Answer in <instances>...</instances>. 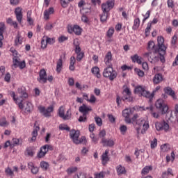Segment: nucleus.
<instances>
[{"label": "nucleus", "mask_w": 178, "mask_h": 178, "mask_svg": "<svg viewBox=\"0 0 178 178\" xmlns=\"http://www.w3.org/2000/svg\"><path fill=\"white\" fill-rule=\"evenodd\" d=\"M115 6V3L112 0H108L106 3H104L102 5V9L103 12H106L109 13L111 9H112Z\"/></svg>", "instance_id": "18"}, {"label": "nucleus", "mask_w": 178, "mask_h": 178, "mask_svg": "<svg viewBox=\"0 0 178 178\" xmlns=\"http://www.w3.org/2000/svg\"><path fill=\"white\" fill-rule=\"evenodd\" d=\"M156 108L161 111L162 115H165V113H168V111H169V107L168 104L165 102V100L162 99H159L155 103Z\"/></svg>", "instance_id": "7"}, {"label": "nucleus", "mask_w": 178, "mask_h": 178, "mask_svg": "<svg viewBox=\"0 0 178 178\" xmlns=\"http://www.w3.org/2000/svg\"><path fill=\"white\" fill-rule=\"evenodd\" d=\"M0 126L1 127H8L9 126V122L6 120V118L2 117L0 118Z\"/></svg>", "instance_id": "39"}, {"label": "nucleus", "mask_w": 178, "mask_h": 178, "mask_svg": "<svg viewBox=\"0 0 178 178\" xmlns=\"http://www.w3.org/2000/svg\"><path fill=\"white\" fill-rule=\"evenodd\" d=\"M70 136L74 144H87V138L86 136H82L80 139V131L72 129L70 131Z\"/></svg>", "instance_id": "4"}, {"label": "nucleus", "mask_w": 178, "mask_h": 178, "mask_svg": "<svg viewBox=\"0 0 178 178\" xmlns=\"http://www.w3.org/2000/svg\"><path fill=\"white\" fill-rule=\"evenodd\" d=\"M38 110L45 118H50L51 113L54 112V106H49L47 108L44 106H39Z\"/></svg>", "instance_id": "10"}, {"label": "nucleus", "mask_w": 178, "mask_h": 178, "mask_svg": "<svg viewBox=\"0 0 178 178\" xmlns=\"http://www.w3.org/2000/svg\"><path fill=\"white\" fill-rule=\"evenodd\" d=\"M52 29H54V25L49 22L44 25V30H47V31L52 30Z\"/></svg>", "instance_id": "52"}, {"label": "nucleus", "mask_w": 178, "mask_h": 178, "mask_svg": "<svg viewBox=\"0 0 178 178\" xmlns=\"http://www.w3.org/2000/svg\"><path fill=\"white\" fill-rule=\"evenodd\" d=\"M58 116L63 119V120H70V119L72 118V112L70 111V109H68L65 114V108L63 106H61L58 108Z\"/></svg>", "instance_id": "9"}, {"label": "nucleus", "mask_w": 178, "mask_h": 178, "mask_svg": "<svg viewBox=\"0 0 178 178\" xmlns=\"http://www.w3.org/2000/svg\"><path fill=\"white\" fill-rule=\"evenodd\" d=\"M79 122H87V115H86V114H83V115L82 116H80L79 117Z\"/></svg>", "instance_id": "62"}, {"label": "nucleus", "mask_w": 178, "mask_h": 178, "mask_svg": "<svg viewBox=\"0 0 178 178\" xmlns=\"http://www.w3.org/2000/svg\"><path fill=\"white\" fill-rule=\"evenodd\" d=\"M95 120L97 124V126H102V119L99 117H95Z\"/></svg>", "instance_id": "61"}, {"label": "nucleus", "mask_w": 178, "mask_h": 178, "mask_svg": "<svg viewBox=\"0 0 178 178\" xmlns=\"http://www.w3.org/2000/svg\"><path fill=\"white\" fill-rule=\"evenodd\" d=\"M91 6L86 4V7H83L80 9V12L82 15H87V13H90L91 12Z\"/></svg>", "instance_id": "36"}, {"label": "nucleus", "mask_w": 178, "mask_h": 178, "mask_svg": "<svg viewBox=\"0 0 178 178\" xmlns=\"http://www.w3.org/2000/svg\"><path fill=\"white\" fill-rule=\"evenodd\" d=\"M140 27V18H136L132 26L133 30H137Z\"/></svg>", "instance_id": "42"}, {"label": "nucleus", "mask_w": 178, "mask_h": 178, "mask_svg": "<svg viewBox=\"0 0 178 178\" xmlns=\"http://www.w3.org/2000/svg\"><path fill=\"white\" fill-rule=\"evenodd\" d=\"M79 111L83 113V115H87V113L91 111V108L86 106V104H83L79 107Z\"/></svg>", "instance_id": "29"}, {"label": "nucleus", "mask_w": 178, "mask_h": 178, "mask_svg": "<svg viewBox=\"0 0 178 178\" xmlns=\"http://www.w3.org/2000/svg\"><path fill=\"white\" fill-rule=\"evenodd\" d=\"M149 170H152V166H145L142 170V175H148V173H149Z\"/></svg>", "instance_id": "45"}, {"label": "nucleus", "mask_w": 178, "mask_h": 178, "mask_svg": "<svg viewBox=\"0 0 178 178\" xmlns=\"http://www.w3.org/2000/svg\"><path fill=\"white\" fill-rule=\"evenodd\" d=\"M39 76L40 77L38 79V80L41 84H45L47 80L50 82L54 80V76H52V75H50L48 76V78H47V72L45 70H41Z\"/></svg>", "instance_id": "8"}, {"label": "nucleus", "mask_w": 178, "mask_h": 178, "mask_svg": "<svg viewBox=\"0 0 178 178\" xmlns=\"http://www.w3.org/2000/svg\"><path fill=\"white\" fill-rule=\"evenodd\" d=\"M48 163L45 161H42L40 163V168H42V169H44V170H47L48 169Z\"/></svg>", "instance_id": "60"}, {"label": "nucleus", "mask_w": 178, "mask_h": 178, "mask_svg": "<svg viewBox=\"0 0 178 178\" xmlns=\"http://www.w3.org/2000/svg\"><path fill=\"white\" fill-rule=\"evenodd\" d=\"M151 15V10H147V13H145V15H144V18L143 19V22H145V20H147V19L149 18V16Z\"/></svg>", "instance_id": "63"}, {"label": "nucleus", "mask_w": 178, "mask_h": 178, "mask_svg": "<svg viewBox=\"0 0 178 178\" xmlns=\"http://www.w3.org/2000/svg\"><path fill=\"white\" fill-rule=\"evenodd\" d=\"M52 149H54V147L51 145H44L40 147L39 152L37 154L38 158H44L47 155V152L49 150L52 151Z\"/></svg>", "instance_id": "12"}, {"label": "nucleus", "mask_w": 178, "mask_h": 178, "mask_svg": "<svg viewBox=\"0 0 178 178\" xmlns=\"http://www.w3.org/2000/svg\"><path fill=\"white\" fill-rule=\"evenodd\" d=\"M46 38V41L47 42V44H49L50 45H51V44H55V38H48V37H43V39Z\"/></svg>", "instance_id": "49"}, {"label": "nucleus", "mask_w": 178, "mask_h": 178, "mask_svg": "<svg viewBox=\"0 0 178 178\" xmlns=\"http://www.w3.org/2000/svg\"><path fill=\"white\" fill-rule=\"evenodd\" d=\"M120 131L121 134H126V132L127 131V127L126 125H121L120 127Z\"/></svg>", "instance_id": "50"}, {"label": "nucleus", "mask_w": 178, "mask_h": 178, "mask_svg": "<svg viewBox=\"0 0 178 178\" xmlns=\"http://www.w3.org/2000/svg\"><path fill=\"white\" fill-rule=\"evenodd\" d=\"M134 70H135L136 74H138V76H139V77L144 76V72L142 71L141 70H140L138 68H135Z\"/></svg>", "instance_id": "53"}, {"label": "nucleus", "mask_w": 178, "mask_h": 178, "mask_svg": "<svg viewBox=\"0 0 178 178\" xmlns=\"http://www.w3.org/2000/svg\"><path fill=\"white\" fill-rule=\"evenodd\" d=\"M91 72L97 79H101V73H99V67H98L97 66H95V67H92Z\"/></svg>", "instance_id": "30"}, {"label": "nucleus", "mask_w": 178, "mask_h": 178, "mask_svg": "<svg viewBox=\"0 0 178 178\" xmlns=\"http://www.w3.org/2000/svg\"><path fill=\"white\" fill-rule=\"evenodd\" d=\"M164 42L165 38H163V36L157 37V51L159 55V59L162 63H165V55H166V47L164 44Z\"/></svg>", "instance_id": "3"}, {"label": "nucleus", "mask_w": 178, "mask_h": 178, "mask_svg": "<svg viewBox=\"0 0 178 178\" xmlns=\"http://www.w3.org/2000/svg\"><path fill=\"white\" fill-rule=\"evenodd\" d=\"M155 48V43L153 41H149L147 44V50L152 51Z\"/></svg>", "instance_id": "47"}, {"label": "nucleus", "mask_w": 178, "mask_h": 178, "mask_svg": "<svg viewBox=\"0 0 178 178\" xmlns=\"http://www.w3.org/2000/svg\"><path fill=\"white\" fill-rule=\"evenodd\" d=\"M38 131H40V127H35L32 132V137L29 138V143H33L37 140V136H38Z\"/></svg>", "instance_id": "21"}, {"label": "nucleus", "mask_w": 178, "mask_h": 178, "mask_svg": "<svg viewBox=\"0 0 178 178\" xmlns=\"http://www.w3.org/2000/svg\"><path fill=\"white\" fill-rule=\"evenodd\" d=\"M81 31H83V29L79 25H74L73 27H68V33H70V34H72V33H74L76 35H81Z\"/></svg>", "instance_id": "19"}, {"label": "nucleus", "mask_w": 178, "mask_h": 178, "mask_svg": "<svg viewBox=\"0 0 178 178\" xmlns=\"http://www.w3.org/2000/svg\"><path fill=\"white\" fill-rule=\"evenodd\" d=\"M84 57V53L82 51L81 53H76V60L80 62L81 59Z\"/></svg>", "instance_id": "55"}, {"label": "nucleus", "mask_w": 178, "mask_h": 178, "mask_svg": "<svg viewBox=\"0 0 178 178\" xmlns=\"http://www.w3.org/2000/svg\"><path fill=\"white\" fill-rule=\"evenodd\" d=\"M74 47L75 48V54L81 53V48L80 47V42H79L78 40H74Z\"/></svg>", "instance_id": "34"}, {"label": "nucleus", "mask_w": 178, "mask_h": 178, "mask_svg": "<svg viewBox=\"0 0 178 178\" xmlns=\"http://www.w3.org/2000/svg\"><path fill=\"white\" fill-rule=\"evenodd\" d=\"M103 71V76L106 79H108L111 81H113L116 77H118V72L113 70L112 65H107Z\"/></svg>", "instance_id": "5"}, {"label": "nucleus", "mask_w": 178, "mask_h": 178, "mask_svg": "<svg viewBox=\"0 0 178 178\" xmlns=\"http://www.w3.org/2000/svg\"><path fill=\"white\" fill-rule=\"evenodd\" d=\"M16 20L19 24H22L23 22V8L22 7H17L14 11Z\"/></svg>", "instance_id": "16"}, {"label": "nucleus", "mask_w": 178, "mask_h": 178, "mask_svg": "<svg viewBox=\"0 0 178 178\" xmlns=\"http://www.w3.org/2000/svg\"><path fill=\"white\" fill-rule=\"evenodd\" d=\"M6 30V26L4 22H0V40H3V33Z\"/></svg>", "instance_id": "37"}, {"label": "nucleus", "mask_w": 178, "mask_h": 178, "mask_svg": "<svg viewBox=\"0 0 178 178\" xmlns=\"http://www.w3.org/2000/svg\"><path fill=\"white\" fill-rule=\"evenodd\" d=\"M22 36L20 35L19 33H18L15 38V45H22Z\"/></svg>", "instance_id": "44"}, {"label": "nucleus", "mask_w": 178, "mask_h": 178, "mask_svg": "<svg viewBox=\"0 0 178 178\" xmlns=\"http://www.w3.org/2000/svg\"><path fill=\"white\" fill-rule=\"evenodd\" d=\"M122 101H127L128 102H132L133 96H131V91H130V88L128 87L124 88L122 91Z\"/></svg>", "instance_id": "13"}, {"label": "nucleus", "mask_w": 178, "mask_h": 178, "mask_svg": "<svg viewBox=\"0 0 178 178\" xmlns=\"http://www.w3.org/2000/svg\"><path fill=\"white\" fill-rule=\"evenodd\" d=\"M155 127L157 131H168L169 130V124L165 121L156 122Z\"/></svg>", "instance_id": "15"}, {"label": "nucleus", "mask_w": 178, "mask_h": 178, "mask_svg": "<svg viewBox=\"0 0 178 178\" xmlns=\"http://www.w3.org/2000/svg\"><path fill=\"white\" fill-rule=\"evenodd\" d=\"M102 143L103 144L104 147H113V145H115V142L111 139L106 140L105 138H102Z\"/></svg>", "instance_id": "28"}, {"label": "nucleus", "mask_w": 178, "mask_h": 178, "mask_svg": "<svg viewBox=\"0 0 178 178\" xmlns=\"http://www.w3.org/2000/svg\"><path fill=\"white\" fill-rule=\"evenodd\" d=\"M116 171L118 175H124L126 173V168L122 166V165H119L116 167Z\"/></svg>", "instance_id": "38"}, {"label": "nucleus", "mask_w": 178, "mask_h": 178, "mask_svg": "<svg viewBox=\"0 0 178 178\" xmlns=\"http://www.w3.org/2000/svg\"><path fill=\"white\" fill-rule=\"evenodd\" d=\"M158 49H155L153 52H147L144 54L145 58H147L149 62L152 63L154 60H158L159 58L156 56Z\"/></svg>", "instance_id": "17"}, {"label": "nucleus", "mask_w": 178, "mask_h": 178, "mask_svg": "<svg viewBox=\"0 0 178 178\" xmlns=\"http://www.w3.org/2000/svg\"><path fill=\"white\" fill-rule=\"evenodd\" d=\"M108 154H109V149H106L105 152L102 155V162L103 165H106L109 161V156H108Z\"/></svg>", "instance_id": "22"}, {"label": "nucleus", "mask_w": 178, "mask_h": 178, "mask_svg": "<svg viewBox=\"0 0 178 178\" xmlns=\"http://www.w3.org/2000/svg\"><path fill=\"white\" fill-rule=\"evenodd\" d=\"M28 168L31 170V173L33 175H37L38 173V167L34 165V163L30 162L28 163Z\"/></svg>", "instance_id": "24"}, {"label": "nucleus", "mask_w": 178, "mask_h": 178, "mask_svg": "<svg viewBox=\"0 0 178 178\" xmlns=\"http://www.w3.org/2000/svg\"><path fill=\"white\" fill-rule=\"evenodd\" d=\"M145 109H149L151 111V115L154 119H159V113H156L155 111H152V107H147L146 108L143 107L139 108V111H145Z\"/></svg>", "instance_id": "25"}, {"label": "nucleus", "mask_w": 178, "mask_h": 178, "mask_svg": "<svg viewBox=\"0 0 178 178\" xmlns=\"http://www.w3.org/2000/svg\"><path fill=\"white\" fill-rule=\"evenodd\" d=\"M109 17V13L103 12L102 15L100 17V20L102 23H105L106 20H108V17Z\"/></svg>", "instance_id": "41"}, {"label": "nucleus", "mask_w": 178, "mask_h": 178, "mask_svg": "<svg viewBox=\"0 0 178 178\" xmlns=\"http://www.w3.org/2000/svg\"><path fill=\"white\" fill-rule=\"evenodd\" d=\"M59 129H60V130H66V131H70V127H69V126H67L65 124H60Z\"/></svg>", "instance_id": "48"}, {"label": "nucleus", "mask_w": 178, "mask_h": 178, "mask_svg": "<svg viewBox=\"0 0 178 178\" xmlns=\"http://www.w3.org/2000/svg\"><path fill=\"white\" fill-rule=\"evenodd\" d=\"M131 115H133V108H127L123 110L122 116L124 118V121L129 124L133 122L132 118H130Z\"/></svg>", "instance_id": "14"}, {"label": "nucleus", "mask_w": 178, "mask_h": 178, "mask_svg": "<svg viewBox=\"0 0 178 178\" xmlns=\"http://www.w3.org/2000/svg\"><path fill=\"white\" fill-rule=\"evenodd\" d=\"M54 12V10L52 7L49 8L48 10H46L43 14L44 20H49V16H51V15H53Z\"/></svg>", "instance_id": "26"}, {"label": "nucleus", "mask_w": 178, "mask_h": 178, "mask_svg": "<svg viewBox=\"0 0 178 178\" xmlns=\"http://www.w3.org/2000/svg\"><path fill=\"white\" fill-rule=\"evenodd\" d=\"M22 145V140L19 138H13L11 141L10 147L13 148V147H17V145Z\"/></svg>", "instance_id": "35"}, {"label": "nucleus", "mask_w": 178, "mask_h": 178, "mask_svg": "<svg viewBox=\"0 0 178 178\" xmlns=\"http://www.w3.org/2000/svg\"><path fill=\"white\" fill-rule=\"evenodd\" d=\"M5 173L6 176H10V177H13V176H15V172L12 170V168H10L9 167L5 168Z\"/></svg>", "instance_id": "40"}, {"label": "nucleus", "mask_w": 178, "mask_h": 178, "mask_svg": "<svg viewBox=\"0 0 178 178\" xmlns=\"http://www.w3.org/2000/svg\"><path fill=\"white\" fill-rule=\"evenodd\" d=\"M34 109V106L31 102H27L25 105V112L26 113H30Z\"/></svg>", "instance_id": "33"}, {"label": "nucleus", "mask_w": 178, "mask_h": 178, "mask_svg": "<svg viewBox=\"0 0 178 178\" xmlns=\"http://www.w3.org/2000/svg\"><path fill=\"white\" fill-rule=\"evenodd\" d=\"M78 6L81 9H83V8H86L87 7V3L84 2V1L81 0L78 3Z\"/></svg>", "instance_id": "58"}, {"label": "nucleus", "mask_w": 178, "mask_h": 178, "mask_svg": "<svg viewBox=\"0 0 178 178\" xmlns=\"http://www.w3.org/2000/svg\"><path fill=\"white\" fill-rule=\"evenodd\" d=\"M162 80H163L162 74H156L154 75V76L153 78V83L154 84H159V83H161V81H162Z\"/></svg>", "instance_id": "32"}, {"label": "nucleus", "mask_w": 178, "mask_h": 178, "mask_svg": "<svg viewBox=\"0 0 178 178\" xmlns=\"http://www.w3.org/2000/svg\"><path fill=\"white\" fill-rule=\"evenodd\" d=\"M63 57L62 56H60V58L58 59V60L56 63V71L57 72V73L59 74V73H60V72H62V67H63V60H62Z\"/></svg>", "instance_id": "23"}, {"label": "nucleus", "mask_w": 178, "mask_h": 178, "mask_svg": "<svg viewBox=\"0 0 178 178\" xmlns=\"http://www.w3.org/2000/svg\"><path fill=\"white\" fill-rule=\"evenodd\" d=\"M13 63L12 69L13 70L17 67H19V69H24L26 67V61L23 60L20 62V58L17 56H15L13 58Z\"/></svg>", "instance_id": "11"}, {"label": "nucleus", "mask_w": 178, "mask_h": 178, "mask_svg": "<svg viewBox=\"0 0 178 178\" xmlns=\"http://www.w3.org/2000/svg\"><path fill=\"white\" fill-rule=\"evenodd\" d=\"M164 92L165 94H168V95H170L173 99H177L176 93H175V91L172 90L170 87L164 88Z\"/></svg>", "instance_id": "27"}, {"label": "nucleus", "mask_w": 178, "mask_h": 178, "mask_svg": "<svg viewBox=\"0 0 178 178\" xmlns=\"http://www.w3.org/2000/svg\"><path fill=\"white\" fill-rule=\"evenodd\" d=\"M170 149V147L168 144H164L161 146V152H168Z\"/></svg>", "instance_id": "43"}, {"label": "nucleus", "mask_w": 178, "mask_h": 178, "mask_svg": "<svg viewBox=\"0 0 178 178\" xmlns=\"http://www.w3.org/2000/svg\"><path fill=\"white\" fill-rule=\"evenodd\" d=\"M157 145H158V140L154 138L153 140L150 141V147L152 149H154V148H156Z\"/></svg>", "instance_id": "46"}, {"label": "nucleus", "mask_w": 178, "mask_h": 178, "mask_svg": "<svg viewBox=\"0 0 178 178\" xmlns=\"http://www.w3.org/2000/svg\"><path fill=\"white\" fill-rule=\"evenodd\" d=\"M97 102V98L94 95H90V98L89 99L88 102H90V104H95Z\"/></svg>", "instance_id": "59"}, {"label": "nucleus", "mask_w": 178, "mask_h": 178, "mask_svg": "<svg viewBox=\"0 0 178 178\" xmlns=\"http://www.w3.org/2000/svg\"><path fill=\"white\" fill-rule=\"evenodd\" d=\"M177 42V35H175L171 40V45H172V47H175V45H176Z\"/></svg>", "instance_id": "57"}, {"label": "nucleus", "mask_w": 178, "mask_h": 178, "mask_svg": "<svg viewBox=\"0 0 178 178\" xmlns=\"http://www.w3.org/2000/svg\"><path fill=\"white\" fill-rule=\"evenodd\" d=\"M17 92L18 94H20L19 97H16V93L15 92H11L10 96L15 104L18 105L19 109H23V108H24L23 106V101H24V98H27V97H29V95L26 92V88L23 86L17 89Z\"/></svg>", "instance_id": "2"}, {"label": "nucleus", "mask_w": 178, "mask_h": 178, "mask_svg": "<svg viewBox=\"0 0 178 178\" xmlns=\"http://www.w3.org/2000/svg\"><path fill=\"white\" fill-rule=\"evenodd\" d=\"M70 0H60V4L63 8H67V3H69Z\"/></svg>", "instance_id": "64"}, {"label": "nucleus", "mask_w": 178, "mask_h": 178, "mask_svg": "<svg viewBox=\"0 0 178 178\" xmlns=\"http://www.w3.org/2000/svg\"><path fill=\"white\" fill-rule=\"evenodd\" d=\"M138 114H134L133 118H132V122L133 124L136 123L137 126L139 127H142L140 134H145L147 131H148V129H149V122L148 120H147V118L144 117H141L138 118Z\"/></svg>", "instance_id": "1"}, {"label": "nucleus", "mask_w": 178, "mask_h": 178, "mask_svg": "<svg viewBox=\"0 0 178 178\" xmlns=\"http://www.w3.org/2000/svg\"><path fill=\"white\" fill-rule=\"evenodd\" d=\"M105 175H106V172H100L99 173L95 174V178H105Z\"/></svg>", "instance_id": "54"}, {"label": "nucleus", "mask_w": 178, "mask_h": 178, "mask_svg": "<svg viewBox=\"0 0 178 178\" xmlns=\"http://www.w3.org/2000/svg\"><path fill=\"white\" fill-rule=\"evenodd\" d=\"M132 62L134 63H138V65H141L143 63V58L140 57L138 54H135L131 57Z\"/></svg>", "instance_id": "31"}, {"label": "nucleus", "mask_w": 178, "mask_h": 178, "mask_svg": "<svg viewBox=\"0 0 178 178\" xmlns=\"http://www.w3.org/2000/svg\"><path fill=\"white\" fill-rule=\"evenodd\" d=\"M92 143H95V144H97V143H98V138L97 136H95V134H94L93 133L90 134V136Z\"/></svg>", "instance_id": "56"}, {"label": "nucleus", "mask_w": 178, "mask_h": 178, "mask_svg": "<svg viewBox=\"0 0 178 178\" xmlns=\"http://www.w3.org/2000/svg\"><path fill=\"white\" fill-rule=\"evenodd\" d=\"M115 33V29L113 28H110L106 33L107 37H108V38H111L112 37V35H113V33Z\"/></svg>", "instance_id": "51"}, {"label": "nucleus", "mask_w": 178, "mask_h": 178, "mask_svg": "<svg viewBox=\"0 0 178 178\" xmlns=\"http://www.w3.org/2000/svg\"><path fill=\"white\" fill-rule=\"evenodd\" d=\"M135 94H138V95L149 98V99H152V98H154V94H151L149 92L147 91L144 86H137L135 88Z\"/></svg>", "instance_id": "6"}, {"label": "nucleus", "mask_w": 178, "mask_h": 178, "mask_svg": "<svg viewBox=\"0 0 178 178\" xmlns=\"http://www.w3.org/2000/svg\"><path fill=\"white\" fill-rule=\"evenodd\" d=\"M104 63L106 66H112V52L108 51L104 57Z\"/></svg>", "instance_id": "20"}]
</instances>
